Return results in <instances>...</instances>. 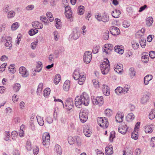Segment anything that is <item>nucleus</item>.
Returning <instances> with one entry per match:
<instances>
[{"mask_svg": "<svg viewBox=\"0 0 155 155\" xmlns=\"http://www.w3.org/2000/svg\"><path fill=\"white\" fill-rule=\"evenodd\" d=\"M105 153L107 155H110L113 153L112 146L109 145L107 146L105 148Z\"/></svg>", "mask_w": 155, "mask_h": 155, "instance_id": "nucleus-20", "label": "nucleus"}, {"mask_svg": "<svg viewBox=\"0 0 155 155\" xmlns=\"http://www.w3.org/2000/svg\"><path fill=\"white\" fill-rule=\"evenodd\" d=\"M90 99L88 95L83 92L81 96L76 97L75 99V104L76 107L80 108L82 104L87 106L88 105Z\"/></svg>", "mask_w": 155, "mask_h": 155, "instance_id": "nucleus-1", "label": "nucleus"}, {"mask_svg": "<svg viewBox=\"0 0 155 155\" xmlns=\"http://www.w3.org/2000/svg\"><path fill=\"white\" fill-rule=\"evenodd\" d=\"M149 57L148 55H143L142 56V61L145 63L149 61Z\"/></svg>", "mask_w": 155, "mask_h": 155, "instance_id": "nucleus-44", "label": "nucleus"}, {"mask_svg": "<svg viewBox=\"0 0 155 155\" xmlns=\"http://www.w3.org/2000/svg\"><path fill=\"white\" fill-rule=\"evenodd\" d=\"M75 143H76L78 146H80L81 142V140L80 138L78 136H76L75 137Z\"/></svg>", "mask_w": 155, "mask_h": 155, "instance_id": "nucleus-40", "label": "nucleus"}, {"mask_svg": "<svg viewBox=\"0 0 155 155\" xmlns=\"http://www.w3.org/2000/svg\"><path fill=\"white\" fill-rule=\"evenodd\" d=\"M92 82L94 84V85L96 88H98L99 87V82L98 81L96 80H92Z\"/></svg>", "mask_w": 155, "mask_h": 155, "instance_id": "nucleus-59", "label": "nucleus"}, {"mask_svg": "<svg viewBox=\"0 0 155 155\" xmlns=\"http://www.w3.org/2000/svg\"><path fill=\"white\" fill-rule=\"evenodd\" d=\"M109 32L108 31H107L104 33L103 35V38L105 40H107L109 38Z\"/></svg>", "mask_w": 155, "mask_h": 155, "instance_id": "nucleus-54", "label": "nucleus"}, {"mask_svg": "<svg viewBox=\"0 0 155 155\" xmlns=\"http://www.w3.org/2000/svg\"><path fill=\"white\" fill-rule=\"evenodd\" d=\"M146 25L147 26L150 27L152 25L153 22V18L151 17H149L146 19Z\"/></svg>", "mask_w": 155, "mask_h": 155, "instance_id": "nucleus-29", "label": "nucleus"}, {"mask_svg": "<svg viewBox=\"0 0 155 155\" xmlns=\"http://www.w3.org/2000/svg\"><path fill=\"white\" fill-rule=\"evenodd\" d=\"M149 55L151 58H155V51H150L149 52Z\"/></svg>", "mask_w": 155, "mask_h": 155, "instance_id": "nucleus-64", "label": "nucleus"}, {"mask_svg": "<svg viewBox=\"0 0 155 155\" xmlns=\"http://www.w3.org/2000/svg\"><path fill=\"white\" fill-rule=\"evenodd\" d=\"M115 132L114 131L111 132L109 137V140L111 142L113 141V139L115 137Z\"/></svg>", "mask_w": 155, "mask_h": 155, "instance_id": "nucleus-52", "label": "nucleus"}, {"mask_svg": "<svg viewBox=\"0 0 155 155\" xmlns=\"http://www.w3.org/2000/svg\"><path fill=\"white\" fill-rule=\"evenodd\" d=\"M124 47L121 45H117L115 46L114 48L115 51L120 54H122L124 53Z\"/></svg>", "mask_w": 155, "mask_h": 155, "instance_id": "nucleus-12", "label": "nucleus"}, {"mask_svg": "<svg viewBox=\"0 0 155 155\" xmlns=\"http://www.w3.org/2000/svg\"><path fill=\"white\" fill-rule=\"evenodd\" d=\"M104 120H103V124L104 126H100V127H102L104 129L106 128L109 125V124L108 121V120L107 118L104 117Z\"/></svg>", "mask_w": 155, "mask_h": 155, "instance_id": "nucleus-28", "label": "nucleus"}, {"mask_svg": "<svg viewBox=\"0 0 155 155\" xmlns=\"http://www.w3.org/2000/svg\"><path fill=\"white\" fill-rule=\"evenodd\" d=\"M38 30L37 29H31L29 31V34L30 36H33L37 33Z\"/></svg>", "mask_w": 155, "mask_h": 155, "instance_id": "nucleus-41", "label": "nucleus"}, {"mask_svg": "<svg viewBox=\"0 0 155 155\" xmlns=\"http://www.w3.org/2000/svg\"><path fill=\"white\" fill-rule=\"evenodd\" d=\"M37 120L38 124L40 126H43L44 124V122L43 120V117L37 115L36 117Z\"/></svg>", "mask_w": 155, "mask_h": 155, "instance_id": "nucleus-27", "label": "nucleus"}, {"mask_svg": "<svg viewBox=\"0 0 155 155\" xmlns=\"http://www.w3.org/2000/svg\"><path fill=\"white\" fill-rule=\"evenodd\" d=\"M68 140L69 143L70 145H72L75 143V140L71 136L68 137Z\"/></svg>", "mask_w": 155, "mask_h": 155, "instance_id": "nucleus-48", "label": "nucleus"}, {"mask_svg": "<svg viewBox=\"0 0 155 155\" xmlns=\"http://www.w3.org/2000/svg\"><path fill=\"white\" fill-rule=\"evenodd\" d=\"M152 125L146 126L144 127L145 132L146 133H150L152 132L153 129Z\"/></svg>", "mask_w": 155, "mask_h": 155, "instance_id": "nucleus-26", "label": "nucleus"}, {"mask_svg": "<svg viewBox=\"0 0 155 155\" xmlns=\"http://www.w3.org/2000/svg\"><path fill=\"white\" fill-rule=\"evenodd\" d=\"M55 21H56L55 23V26L56 28L58 29H60L61 26V20L56 18L55 19Z\"/></svg>", "mask_w": 155, "mask_h": 155, "instance_id": "nucleus-31", "label": "nucleus"}, {"mask_svg": "<svg viewBox=\"0 0 155 155\" xmlns=\"http://www.w3.org/2000/svg\"><path fill=\"white\" fill-rule=\"evenodd\" d=\"M130 25V23L127 21H124L123 22V25L124 28H128Z\"/></svg>", "mask_w": 155, "mask_h": 155, "instance_id": "nucleus-60", "label": "nucleus"}, {"mask_svg": "<svg viewBox=\"0 0 155 155\" xmlns=\"http://www.w3.org/2000/svg\"><path fill=\"white\" fill-rule=\"evenodd\" d=\"M51 90L48 88H46L43 91V95L45 97H48L50 93Z\"/></svg>", "mask_w": 155, "mask_h": 155, "instance_id": "nucleus-32", "label": "nucleus"}, {"mask_svg": "<svg viewBox=\"0 0 155 155\" xmlns=\"http://www.w3.org/2000/svg\"><path fill=\"white\" fill-rule=\"evenodd\" d=\"M152 78V76L151 75H147L144 78V83L145 85H147L149 81Z\"/></svg>", "mask_w": 155, "mask_h": 155, "instance_id": "nucleus-24", "label": "nucleus"}, {"mask_svg": "<svg viewBox=\"0 0 155 155\" xmlns=\"http://www.w3.org/2000/svg\"><path fill=\"white\" fill-rule=\"evenodd\" d=\"M83 133L87 137L91 136V132L89 129V127L88 126H85L83 128Z\"/></svg>", "mask_w": 155, "mask_h": 155, "instance_id": "nucleus-17", "label": "nucleus"}, {"mask_svg": "<svg viewBox=\"0 0 155 155\" xmlns=\"http://www.w3.org/2000/svg\"><path fill=\"white\" fill-rule=\"evenodd\" d=\"M137 134V133H136V132H132L131 136L132 138L135 140L137 139L138 137Z\"/></svg>", "mask_w": 155, "mask_h": 155, "instance_id": "nucleus-56", "label": "nucleus"}, {"mask_svg": "<svg viewBox=\"0 0 155 155\" xmlns=\"http://www.w3.org/2000/svg\"><path fill=\"white\" fill-rule=\"evenodd\" d=\"M38 39H36L34 42L32 43L31 45V48L33 49H35L36 45H38Z\"/></svg>", "mask_w": 155, "mask_h": 155, "instance_id": "nucleus-57", "label": "nucleus"}, {"mask_svg": "<svg viewBox=\"0 0 155 155\" xmlns=\"http://www.w3.org/2000/svg\"><path fill=\"white\" fill-rule=\"evenodd\" d=\"M110 31L111 34L113 35H117L120 33L119 28L115 26H111L110 27Z\"/></svg>", "mask_w": 155, "mask_h": 155, "instance_id": "nucleus-8", "label": "nucleus"}, {"mask_svg": "<svg viewBox=\"0 0 155 155\" xmlns=\"http://www.w3.org/2000/svg\"><path fill=\"white\" fill-rule=\"evenodd\" d=\"M79 115L80 119L81 122L84 123L87 121L88 117V113L87 111L82 110L81 111Z\"/></svg>", "mask_w": 155, "mask_h": 155, "instance_id": "nucleus-4", "label": "nucleus"}, {"mask_svg": "<svg viewBox=\"0 0 155 155\" xmlns=\"http://www.w3.org/2000/svg\"><path fill=\"white\" fill-rule=\"evenodd\" d=\"M113 46L112 44H106L103 47V51L107 54H109L113 50Z\"/></svg>", "mask_w": 155, "mask_h": 155, "instance_id": "nucleus-6", "label": "nucleus"}, {"mask_svg": "<svg viewBox=\"0 0 155 155\" xmlns=\"http://www.w3.org/2000/svg\"><path fill=\"white\" fill-rule=\"evenodd\" d=\"M104 120V117H98L97 118V121L98 124L100 126H104L103 124V121Z\"/></svg>", "mask_w": 155, "mask_h": 155, "instance_id": "nucleus-47", "label": "nucleus"}, {"mask_svg": "<svg viewBox=\"0 0 155 155\" xmlns=\"http://www.w3.org/2000/svg\"><path fill=\"white\" fill-rule=\"evenodd\" d=\"M61 80V76L59 74H57L55 76L54 80V83L55 84H57Z\"/></svg>", "mask_w": 155, "mask_h": 155, "instance_id": "nucleus-30", "label": "nucleus"}, {"mask_svg": "<svg viewBox=\"0 0 155 155\" xmlns=\"http://www.w3.org/2000/svg\"><path fill=\"white\" fill-rule=\"evenodd\" d=\"M124 114L120 112H118L116 115V120L117 122L120 123L123 120Z\"/></svg>", "mask_w": 155, "mask_h": 155, "instance_id": "nucleus-16", "label": "nucleus"}, {"mask_svg": "<svg viewBox=\"0 0 155 155\" xmlns=\"http://www.w3.org/2000/svg\"><path fill=\"white\" fill-rule=\"evenodd\" d=\"M47 122L49 124H51L53 122V119L50 116H48L45 119Z\"/></svg>", "mask_w": 155, "mask_h": 155, "instance_id": "nucleus-61", "label": "nucleus"}, {"mask_svg": "<svg viewBox=\"0 0 155 155\" xmlns=\"http://www.w3.org/2000/svg\"><path fill=\"white\" fill-rule=\"evenodd\" d=\"M114 71L118 73L121 72V71L123 70V65L121 64H117L114 67Z\"/></svg>", "mask_w": 155, "mask_h": 155, "instance_id": "nucleus-21", "label": "nucleus"}, {"mask_svg": "<svg viewBox=\"0 0 155 155\" xmlns=\"http://www.w3.org/2000/svg\"><path fill=\"white\" fill-rule=\"evenodd\" d=\"M12 38L10 37H8L6 40V42L5 43V45L7 47L10 48L12 46Z\"/></svg>", "mask_w": 155, "mask_h": 155, "instance_id": "nucleus-23", "label": "nucleus"}, {"mask_svg": "<svg viewBox=\"0 0 155 155\" xmlns=\"http://www.w3.org/2000/svg\"><path fill=\"white\" fill-rule=\"evenodd\" d=\"M19 72L24 77H27L28 75V73L25 68L24 67H21L19 69Z\"/></svg>", "mask_w": 155, "mask_h": 155, "instance_id": "nucleus-11", "label": "nucleus"}, {"mask_svg": "<svg viewBox=\"0 0 155 155\" xmlns=\"http://www.w3.org/2000/svg\"><path fill=\"white\" fill-rule=\"evenodd\" d=\"M21 87V85L18 83L15 84L14 87V89L15 91L18 92L19 91Z\"/></svg>", "mask_w": 155, "mask_h": 155, "instance_id": "nucleus-50", "label": "nucleus"}, {"mask_svg": "<svg viewBox=\"0 0 155 155\" xmlns=\"http://www.w3.org/2000/svg\"><path fill=\"white\" fill-rule=\"evenodd\" d=\"M155 117V110H152L150 112L149 115V117L150 119L152 120Z\"/></svg>", "mask_w": 155, "mask_h": 155, "instance_id": "nucleus-38", "label": "nucleus"}, {"mask_svg": "<svg viewBox=\"0 0 155 155\" xmlns=\"http://www.w3.org/2000/svg\"><path fill=\"white\" fill-rule=\"evenodd\" d=\"M43 87V84L42 83H40L38 85V88L37 91V93L39 94L40 93L42 90Z\"/></svg>", "mask_w": 155, "mask_h": 155, "instance_id": "nucleus-42", "label": "nucleus"}, {"mask_svg": "<svg viewBox=\"0 0 155 155\" xmlns=\"http://www.w3.org/2000/svg\"><path fill=\"white\" fill-rule=\"evenodd\" d=\"M46 15L47 17L49 19V21L50 22H52L54 20L53 16V15L52 13L50 12H48L46 13Z\"/></svg>", "mask_w": 155, "mask_h": 155, "instance_id": "nucleus-36", "label": "nucleus"}, {"mask_svg": "<svg viewBox=\"0 0 155 155\" xmlns=\"http://www.w3.org/2000/svg\"><path fill=\"white\" fill-rule=\"evenodd\" d=\"M120 13L121 12L120 10H115L114 11L112 12V15L114 18H117L119 17V16Z\"/></svg>", "mask_w": 155, "mask_h": 155, "instance_id": "nucleus-25", "label": "nucleus"}, {"mask_svg": "<svg viewBox=\"0 0 155 155\" xmlns=\"http://www.w3.org/2000/svg\"><path fill=\"white\" fill-rule=\"evenodd\" d=\"M101 21L106 23L108 22L109 20V18L108 16L106 15H104L101 17Z\"/></svg>", "mask_w": 155, "mask_h": 155, "instance_id": "nucleus-35", "label": "nucleus"}, {"mask_svg": "<svg viewBox=\"0 0 155 155\" xmlns=\"http://www.w3.org/2000/svg\"><path fill=\"white\" fill-rule=\"evenodd\" d=\"M54 150L58 155H61V148L59 145L57 144L55 145Z\"/></svg>", "mask_w": 155, "mask_h": 155, "instance_id": "nucleus-22", "label": "nucleus"}, {"mask_svg": "<svg viewBox=\"0 0 155 155\" xmlns=\"http://www.w3.org/2000/svg\"><path fill=\"white\" fill-rule=\"evenodd\" d=\"M129 73L131 77L132 78L135 75V71L134 69L133 68H130L129 69Z\"/></svg>", "mask_w": 155, "mask_h": 155, "instance_id": "nucleus-45", "label": "nucleus"}, {"mask_svg": "<svg viewBox=\"0 0 155 155\" xmlns=\"http://www.w3.org/2000/svg\"><path fill=\"white\" fill-rule=\"evenodd\" d=\"M102 91L103 94L105 96H108L110 94L109 88L105 84H103V85Z\"/></svg>", "mask_w": 155, "mask_h": 155, "instance_id": "nucleus-18", "label": "nucleus"}, {"mask_svg": "<svg viewBox=\"0 0 155 155\" xmlns=\"http://www.w3.org/2000/svg\"><path fill=\"white\" fill-rule=\"evenodd\" d=\"M150 94L149 93H147L143 95L141 99V103L142 104H144L146 103L150 99Z\"/></svg>", "mask_w": 155, "mask_h": 155, "instance_id": "nucleus-15", "label": "nucleus"}, {"mask_svg": "<svg viewBox=\"0 0 155 155\" xmlns=\"http://www.w3.org/2000/svg\"><path fill=\"white\" fill-rule=\"evenodd\" d=\"M49 134L48 133H44L42 136L43 144L44 145H46V143H48L50 140Z\"/></svg>", "mask_w": 155, "mask_h": 155, "instance_id": "nucleus-10", "label": "nucleus"}, {"mask_svg": "<svg viewBox=\"0 0 155 155\" xmlns=\"http://www.w3.org/2000/svg\"><path fill=\"white\" fill-rule=\"evenodd\" d=\"M150 145L153 147L155 146V137H153L151 138L150 141Z\"/></svg>", "mask_w": 155, "mask_h": 155, "instance_id": "nucleus-58", "label": "nucleus"}, {"mask_svg": "<svg viewBox=\"0 0 155 155\" xmlns=\"http://www.w3.org/2000/svg\"><path fill=\"white\" fill-rule=\"evenodd\" d=\"M73 76L75 80H78V83L81 85L83 84V83L86 79V78L84 74V73H80L79 70L78 69H76L74 70L73 74Z\"/></svg>", "mask_w": 155, "mask_h": 155, "instance_id": "nucleus-2", "label": "nucleus"}, {"mask_svg": "<svg viewBox=\"0 0 155 155\" xmlns=\"http://www.w3.org/2000/svg\"><path fill=\"white\" fill-rule=\"evenodd\" d=\"M74 106L73 100L71 98H68L67 99L65 103V107L68 110L71 109Z\"/></svg>", "mask_w": 155, "mask_h": 155, "instance_id": "nucleus-9", "label": "nucleus"}, {"mask_svg": "<svg viewBox=\"0 0 155 155\" xmlns=\"http://www.w3.org/2000/svg\"><path fill=\"white\" fill-rule=\"evenodd\" d=\"M40 19L41 21L44 22L45 24H47L48 22L47 19L45 16H41L40 17Z\"/></svg>", "mask_w": 155, "mask_h": 155, "instance_id": "nucleus-51", "label": "nucleus"}, {"mask_svg": "<svg viewBox=\"0 0 155 155\" xmlns=\"http://www.w3.org/2000/svg\"><path fill=\"white\" fill-rule=\"evenodd\" d=\"M100 46L99 45H95L94 46L92 50V53L94 54H96L98 53Z\"/></svg>", "mask_w": 155, "mask_h": 155, "instance_id": "nucleus-34", "label": "nucleus"}, {"mask_svg": "<svg viewBox=\"0 0 155 155\" xmlns=\"http://www.w3.org/2000/svg\"><path fill=\"white\" fill-rule=\"evenodd\" d=\"M84 7L83 5H80L78 7V14L80 15H81L84 14Z\"/></svg>", "mask_w": 155, "mask_h": 155, "instance_id": "nucleus-33", "label": "nucleus"}, {"mask_svg": "<svg viewBox=\"0 0 155 155\" xmlns=\"http://www.w3.org/2000/svg\"><path fill=\"white\" fill-rule=\"evenodd\" d=\"M128 129V127L127 125H122L118 128V131L121 134H124L126 133Z\"/></svg>", "mask_w": 155, "mask_h": 155, "instance_id": "nucleus-19", "label": "nucleus"}, {"mask_svg": "<svg viewBox=\"0 0 155 155\" xmlns=\"http://www.w3.org/2000/svg\"><path fill=\"white\" fill-rule=\"evenodd\" d=\"M146 40L145 38H142L140 41V44L143 48H144L146 45Z\"/></svg>", "mask_w": 155, "mask_h": 155, "instance_id": "nucleus-46", "label": "nucleus"}, {"mask_svg": "<svg viewBox=\"0 0 155 155\" xmlns=\"http://www.w3.org/2000/svg\"><path fill=\"white\" fill-rule=\"evenodd\" d=\"M92 52L90 51H87L84 54L83 60L84 62L87 64L90 62L92 59Z\"/></svg>", "mask_w": 155, "mask_h": 155, "instance_id": "nucleus-5", "label": "nucleus"}, {"mask_svg": "<svg viewBox=\"0 0 155 155\" xmlns=\"http://www.w3.org/2000/svg\"><path fill=\"white\" fill-rule=\"evenodd\" d=\"M104 113L107 116L109 117L112 114V112L110 109H107L105 110Z\"/></svg>", "mask_w": 155, "mask_h": 155, "instance_id": "nucleus-53", "label": "nucleus"}, {"mask_svg": "<svg viewBox=\"0 0 155 155\" xmlns=\"http://www.w3.org/2000/svg\"><path fill=\"white\" fill-rule=\"evenodd\" d=\"M102 73L103 74H107L110 70L109 61L107 59L106 61H104L100 65Z\"/></svg>", "mask_w": 155, "mask_h": 155, "instance_id": "nucleus-3", "label": "nucleus"}, {"mask_svg": "<svg viewBox=\"0 0 155 155\" xmlns=\"http://www.w3.org/2000/svg\"><path fill=\"white\" fill-rule=\"evenodd\" d=\"M92 102L94 105H98L99 106H101L104 103V100L102 96L97 97L96 98L92 99Z\"/></svg>", "mask_w": 155, "mask_h": 155, "instance_id": "nucleus-7", "label": "nucleus"}, {"mask_svg": "<svg viewBox=\"0 0 155 155\" xmlns=\"http://www.w3.org/2000/svg\"><path fill=\"white\" fill-rule=\"evenodd\" d=\"M122 88L120 87H117L115 89V93L117 94L122 93Z\"/></svg>", "mask_w": 155, "mask_h": 155, "instance_id": "nucleus-55", "label": "nucleus"}, {"mask_svg": "<svg viewBox=\"0 0 155 155\" xmlns=\"http://www.w3.org/2000/svg\"><path fill=\"white\" fill-rule=\"evenodd\" d=\"M32 25L33 27L35 28V29H41L43 28L42 23L39 22L37 21L33 22L32 23Z\"/></svg>", "mask_w": 155, "mask_h": 155, "instance_id": "nucleus-13", "label": "nucleus"}, {"mask_svg": "<svg viewBox=\"0 0 155 155\" xmlns=\"http://www.w3.org/2000/svg\"><path fill=\"white\" fill-rule=\"evenodd\" d=\"M129 88L127 85L124 87V88H122V93L124 94L127 93L129 91Z\"/></svg>", "mask_w": 155, "mask_h": 155, "instance_id": "nucleus-62", "label": "nucleus"}, {"mask_svg": "<svg viewBox=\"0 0 155 155\" xmlns=\"http://www.w3.org/2000/svg\"><path fill=\"white\" fill-rule=\"evenodd\" d=\"M79 29L78 28H76L73 31V33L71 34L72 37L73 38L74 40H76L78 39L80 35V33L78 31Z\"/></svg>", "mask_w": 155, "mask_h": 155, "instance_id": "nucleus-14", "label": "nucleus"}, {"mask_svg": "<svg viewBox=\"0 0 155 155\" xmlns=\"http://www.w3.org/2000/svg\"><path fill=\"white\" fill-rule=\"evenodd\" d=\"M66 17L68 19H69L71 18L72 16V12L69 11V12L65 13Z\"/></svg>", "mask_w": 155, "mask_h": 155, "instance_id": "nucleus-63", "label": "nucleus"}, {"mask_svg": "<svg viewBox=\"0 0 155 155\" xmlns=\"http://www.w3.org/2000/svg\"><path fill=\"white\" fill-rule=\"evenodd\" d=\"M134 118V116L132 113L129 114L126 117V119L128 121L133 120Z\"/></svg>", "mask_w": 155, "mask_h": 155, "instance_id": "nucleus-37", "label": "nucleus"}, {"mask_svg": "<svg viewBox=\"0 0 155 155\" xmlns=\"http://www.w3.org/2000/svg\"><path fill=\"white\" fill-rule=\"evenodd\" d=\"M5 137H4V140L6 141H8L9 139V137L10 135L9 131H6L5 133Z\"/></svg>", "mask_w": 155, "mask_h": 155, "instance_id": "nucleus-49", "label": "nucleus"}, {"mask_svg": "<svg viewBox=\"0 0 155 155\" xmlns=\"http://www.w3.org/2000/svg\"><path fill=\"white\" fill-rule=\"evenodd\" d=\"M15 15V12L14 11H9L7 15V17L8 18H11L14 17Z\"/></svg>", "mask_w": 155, "mask_h": 155, "instance_id": "nucleus-43", "label": "nucleus"}, {"mask_svg": "<svg viewBox=\"0 0 155 155\" xmlns=\"http://www.w3.org/2000/svg\"><path fill=\"white\" fill-rule=\"evenodd\" d=\"M19 24L18 22H15L12 25L11 28L12 30L14 31L16 30L19 26Z\"/></svg>", "mask_w": 155, "mask_h": 155, "instance_id": "nucleus-39", "label": "nucleus"}]
</instances>
